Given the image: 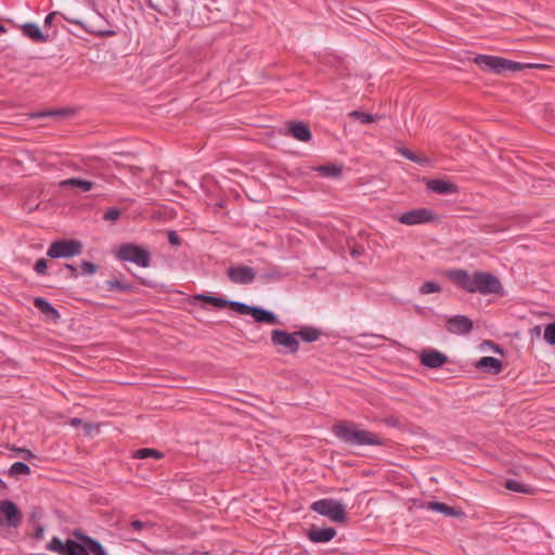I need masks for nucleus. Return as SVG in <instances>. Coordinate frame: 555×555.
<instances>
[{"mask_svg": "<svg viewBox=\"0 0 555 555\" xmlns=\"http://www.w3.org/2000/svg\"><path fill=\"white\" fill-rule=\"evenodd\" d=\"M48 263L47 260L43 258H40L36 261L34 270L37 274L43 275L47 273Z\"/></svg>", "mask_w": 555, "mask_h": 555, "instance_id": "4c0bfd02", "label": "nucleus"}, {"mask_svg": "<svg viewBox=\"0 0 555 555\" xmlns=\"http://www.w3.org/2000/svg\"><path fill=\"white\" fill-rule=\"evenodd\" d=\"M439 292H441V286L437 282H434V281H426L420 287V293L422 295H428V294L439 293Z\"/></svg>", "mask_w": 555, "mask_h": 555, "instance_id": "473e14b6", "label": "nucleus"}, {"mask_svg": "<svg viewBox=\"0 0 555 555\" xmlns=\"http://www.w3.org/2000/svg\"><path fill=\"white\" fill-rule=\"evenodd\" d=\"M438 220V216L428 208L409 210L398 217V221L405 225L426 224Z\"/></svg>", "mask_w": 555, "mask_h": 555, "instance_id": "1a4fd4ad", "label": "nucleus"}, {"mask_svg": "<svg viewBox=\"0 0 555 555\" xmlns=\"http://www.w3.org/2000/svg\"><path fill=\"white\" fill-rule=\"evenodd\" d=\"M153 528V524L150 521H142L139 519L131 520L129 527L126 529V532H140L143 530H150Z\"/></svg>", "mask_w": 555, "mask_h": 555, "instance_id": "7c9ffc66", "label": "nucleus"}, {"mask_svg": "<svg viewBox=\"0 0 555 555\" xmlns=\"http://www.w3.org/2000/svg\"><path fill=\"white\" fill-rule=\"evenodd\" d=\"M447 330L453 334H468L473 330V321L465 315H454L448 320Z\"/></svg>", "mask_w": 555, "mask_h": 555, "instance_id": "2eb2a0df", "label": "nucleus"}, {"mask_svg": "<svg viewBox=\"0 0 555 555\" xmlns=\"http://www.w3.org/2000/svg\"><path fill=\"white\" fill-rule=\"evenodd\" d=\"M0 516L4 519L5 526L15 529L21 526L23 519L21 509L10 500L0 501Z\"/></svg>", "mask_w": 555, "mask_h": 555, "instance_id": "9b49d317", "label": "nucleus"}, {"mask_svg": "<svg viewBox=\"0 0 555 555\" xmlns=\"http://www.w3.org/2000/svg\"><path fill=\"white\" fill-rule=\"evenodd\" d=\"M65 20L70 24L80 26L87 33L94 35L96 37L103 38V37H112V36L116 35V31L113 30L109 26L99 27L96 22L85 23L80 20L69 18V17H65Z\"/></svg>", "mask_w": 555, "mask_h": 555, "instance_id": "4468645a", "label": "nucleus"}, {"mask_svg": "<svg viewBox=\"0 0 555 555\" xmlns=\"http://www.w3.org/2000/svg\"><path fill=\"white\" fill-rule=\"evenodd\" d=\"M74 535L81 542H83L88 547V553L93 555H108L103 545L95 539L80 532L76 531Z\"/></svg>", "mask_w": 555, "mask_h": 555, "instance_id": "aec40b11", "label": "nucleus"}, {"mask_svg": "<svg viewBox=\"0 0 555 555\" xmlns=\"http://www.w3.org/2000/svg\"><path fill=\"white\" fill-rule=\"evenodd\" d=\"M310 508L334 522L343 524L347 519L345 506L333 499L318 500L311 504Z\"/></svg>", "mask_w": 555, "mask_h": 555, "instance_id": "20e7f679", "label": "nucleus"}, {"mask_svg": "<svg viewBox=\"0 0 555 555\" xmlns=\"http://www.w3.org/2000/svg\"><path fill=\"white\" fill-rule=\"evenodd\" d=\"M82 243L78 240H56L47 250V256L53 259L72 258L82 253Z\"/></svg>", "mask_w": 555, "mask_h": 555, "instance_id": "423d86ee", "label": "nucleus"}, {"mask_svg": "<svg viewBox=\"0 0 555 555\" xmlns=\"http://www.w3.org/2000/svg\"><path fill=\"white\" fill-rule=\"evenodd\" d=\"M105 284L107 289L111 292L118 291L121 293H130L133 289V286L130 283L118 279L107 280Z\"/></svg>", "mask_w": 555, "mask_h": 555, "instance_id": "bb28decb", "label": "nucleus"}, {"mask_svg": "<svg viewBox=\"0 0 555 555\" xmlns=\"http://www.w3.org/2000/svg\"><path fill=\"white\" fill-rule=\"evenodd\" d=\"M479 370L498 374L502 371V362L494 357H482L476 364Z\"/></svg>", "mask_w": 555, "mask_h": 555, "instance_id": "b1692460", "label": "nucleus"}, {"mask_svg": "<svg viewBox=\"0 0 555 555\" xmlns=\"http://www.w3.org/2000/svg\"><path fill=\"white\" fill-rule=\"evenodd\" d=\"M21 28L23 35L31 39L34 42H47L49 39V36L44 35L35 23H26L22 25Z\"/></svg>", "mask_w": 555, "mask_h": 555, "instance_id": "5701e85b", "label": "nucleus"}, {"mask_svg": "<svg viewBox=\"0 0 555 555\" xmlns=\"http://www.w3.org/2000/svg\"><path fill=\"white\" fill-rule=\"evenodd\" d=\"M533 331L537 333V334H540L541 332V327L538 325L533 328Z\"/></svg>", "mask_w": 555, "mask_h": 555, "instance_id": "09e8293b", "label": "nucleus"}, {"mask_svg": "<svg viewBox=\"0 0 555 555\" xmlns=\"http://www.w3.org/2000/svg\"><path fill=\"white\" fill-rule=\"evenodd\" d=\"M34 306L52 321H57L61 318L60 312L44 298L36 297Z\"/></svg>", "mask_w": 555, "mask_h": 555, "instance_id": "4be33fe9", "label": "nucleus"}, {"mask_svg": "<svg viewBox=\"0 0 555 555\" xmlns=\"http://www.w3.org/2000/svg\"><path fill=\"white\" fill-rule=\"evenodd\" d=\"M117 258L121 261L133 262L141 268H147L151 264L150 251L133 243L120 245L117 251Z\"/></svg>", "mask_w": 555, "mask_h": 555, "instance_id": "39448f33", "label": "nucleus"}, {"mask_svg": "<svg viewBox=\"0 0 555 555\" xmlns=\"http://www.w3.org/2000/svg\"><path fill=\"white\" fill-rule=\"evenodd\" d=\"M81 423H82V420L77 418V417H74L70 420V425L75 426V427L79 426Z\"/></svg>", "mask_w": 555, "mask_h": 555, "instance_id": "a18cd8bd", "label": "nucleus"}, {"mask_svg": "<svg viewBox=\"0 0 555 555\" xmlns=\"http://www.w3.org/2000/svg\"><path fill=\"white\" fill-rule=\"evenodd\" d=\"M420 361L428 369H438L448 362V357L436 349L427 348L421 351Z\"/></svg>", "mask_w": 555, "mask_h": 555, "instance_id": "ddd939ff", "label": "nucleus"}, {"mask_svg": "<svg viewBox=\"0 0 555 555\" xmlns=\"http://www.w3.org/2000/svg\"><path fill=\"white\" fill-rule=\"evenodd\" d=\"M295 333L297 335V339L300 338L306 343L317 341L322 335L320 330L311 326L301 327L299 331Z\"/></svg>", "mask_w": 555, "mask_h": 555, "instance_id": "a878e982", "label": "nucleus"}, {"mask_svg": "<svg viewBox=\"0 0 555 555\" xmlns=\"http://www.w3.org/2000/svg\"><path fill=\"white\" fill-rule=\"evenodd\" d=\"M447 275L453 284L470 294L496 295L503 289L501 281L491 272L469 273L463 269H454L448 271Z\"/></svg>", "mask_w": 555, "mask_h": 555, "instance_id": "f257e3e1", "label": "nucleus"}, {"mask_svg": "<svg viewBox=\"0 0 555 555\" xmlns=\"http://www.w3.org/2000/svg\"><path fill=\"white\" fill-rule=\"evenodd\" d=\"M233 310L240 314L251 315L258 323H264L269 325H275L280 323L279 318L274 312L258 306H249L244 302H238L233 305Z\"/></svg>", "mask_w": 555, "mask_h": 555, "instance_id": "6e6552de", "label": "nucleus"}, {"mask_svg": "<svg viewBox=\"0 0 555 555\" xmlns=\"http://www.w3.org/2000/svg\"><path fill=\"white\" fill-rule=\"evenodd\" d=\"M64 268L67 269L70 272L69 276L72 279H77L78 278V271H77V268L74 264L65 263Z\"/></svg>", "mask_w": 555, "mask_h": 555, "instance_id": "ea45409f", "label": "nucleus"}, {"mask_svg": "<svg viewBox=\"0 0 555 555\" xmlns=\"http://www.w3.org/2000/svg\"><path fill=\"white\" fill-rule=\"evenodd\" d=\"M44 528L42 526H37L35 528L34 538L36 540H41L43 538Z\"/></svg>", "mask_w": 555, "mask_h": 555, "instance_id": "a19ab883", "label": "nucleus"}, {"mask_svg": "<svg viewBox=\"0 0 555 555\" xmlns=\"http://www.w3.org/2000/svg\"><path fill=\"white\" fill-rule=\"evenodd\" d=\"M543 338L548 345L555 346V322L545 326Z\"/></svg>", "mask_w": 555, "mask_h": 555, "instance_id": "f704fd0d", "label": "nucleus"}, {"mask_svg": "<svg viewBox=\"0 0 555 555\" xmlns=\"http://www.w3.org/2000/svg\"><path fill=\"white\" fill-rule=\"evenodd\" d=\"M162 456L163 455L160 452H158L155 449H149V448L139 449L134 453V457H137V459H147V457L160 459Z\"/></svg>", "mask_w": 555, "mask_h": 555, "instance_id": "72a5a7b5", "label": "nucleus"}, {"mask_svg": "<svg viewBox=\"0 0 555 555\" xmlns=\"http://www.w3.org/2000/svg\"><path fill=\"white\" fill-rule=\"evenodd\" d=\"M60 188L64 190L77 189L78 192L85 193L91 191L95 183L81 178H69L60 182Z\"/></svg>", "mask_w": 555, "mask_h": 555, "instance_id": "f3484780", "label": "nucleus"}, {"mask_svg": "<svg viewBox=\"0 0 555 555\" xmlns=\"http://www.w3.org/2000/svg\"><path fill=\"white\" fill-rule=\"evenodd\" d=\"M424 507L428 511L441 513L449 517H459L463 515V512L461 509L454 508L441 502H427L425 503Z\"/></svg>", "mask_w": 555, "mask_h": 555, "instance_id": "412c9836", "label": "nucleus"}, {"mask_svg": "<svg viewBox=\"0 0 555 555\" xmlns=\"http://www.w3.org/2000/svg\"><path fill=\"white\" fill-rule=\"evenodd\" d=\"M157 12H160V9L156 8L155 5H152Z\"/></svg>", "mask_w": 555, "mask_h": 555, "instance_id": "864d4df0", "label": "nucleus"}, {"mask_svg": "<svg viewBox=\"0 0 555 555\" xmlns=\"http://www.w3.org/2000/svg\"><path fill=\"white\" fill-rule=\"evenodd\" d=\"M5 526V521L4 519L0 516V528Z\"/></svg>", "mask_w": 555, "mask_h": 555, "instance_id": "8fccbe9b", "label": "nucleus"}, {"mask_svg": "<svg viewBox=\"0 0 555 555\" xmlns=\"http://www.w3.org/2000/svg\"><path fill=\"white\" fill-rule=\"evenodd\" d=\"M168 241L173 246H179L181 244L180 237L175 231L168 232Z\"/></svg>", "mask_w": 555, "mask_h": 555, "instance_id": "58836bf2", "label": "nucleus"}, {"mask_svg": "<svg viewBox=\"0 0 555 555\" xmlns=\"http://www.w3.org/2000/svg\"><path fill=\"white\" fill-rule=\"evenodd\" d=\"M18 453L23 454L26 460L35 457L34 453L28 449H16Z\"/></svg>", "mask_w": 555, "mask_h": 555, "instance_id": "79ce46f5", "label": "nucleus"}, {"mask_svg": "<svg viewBox=\"0 0 555 555\" xmlns=\"http://www.w3.org/2000/svg\"><path fill=\"white\" fill-rule=\"evenodd\" d=\"M334 435L343 442L349 446H385L383 439L374 433L364 429H358L353 425L340 422L333 427Z\"/></svg>", "mask_w": 555, "mask_h": 555, "instance_id": "f03ea898", "label": "nucleus"}, {"mask_svg": "<svg viewBox=\"0 0 555 555\" xmlns=\"http://www.w3.org/2000/svg\"><path fill=\"white\" fill-rule=\"evenodd\" d=\"M287 133L301 142H308L311 139V131L302 121L289 122Z\"/></svg>", "mask_w": 555, "mask_h": 555, "instance_id": "a211bd4d", "label": "nucleus"}, {"mask_svg": "<svg viewBox=\"0 0 555 555\" xmlns=\"http://www.w3.org/2000/svg\"><path fill=\"white\" fill-rule=\"evenodd\" d=\"M426 185L429 191L437 194H455L459 191L455 184L440 179L429 180Z\"/></svg>", "mask_w": 555, "mask_h": 555, "instance_id": "6ab92c4d", "label": "nucleus"}, {"mask_svg": "<svg viewBox=\"0 0 555 555\" xmlns=\"http://www.w3.org/2000/svg\"><path fill=\"white\" fill-rule=\"evenodd\" d=\"M271 343L275 347H283L288 353H296L299 350V340L296 333H288L283 330L271 332Z\"/></svg>", "mask_w": 555, "mask_h": 555, "instance_id": "9d476101", "label": "nucleus"}, {"mask_svg": "<svg viewBox=\"0 0 555 555\" xmlns=\"http://www.w3.org/2000/svg\"><path fill=\"white\" fill-rule=\"evenodd\" d=\"M80 268L82 275H93L98 272L99 269L96 264L87 260H82Z\"/></svg>", "mask_w": 555, "mask_h": 555, "instance_id": "c9c22d12", "label": "nucleus"}, {"mask_svg": "<svg viewBox=\"0 0 555 555\" xmlns=\"http://www.w3.org/2000/svg\"><path fill=\"white\" fill-rule=\"evenodd\" d=\"M30 467L24 462H15L9 469L10 476L29 475Z\"/></svg>", "mask_w": 555, "mask_h": 555, "instance_id": "2f4dec72", "label": "nucleus"}, {"mask_svg": "<svg viewBox=\"0 0 555 555\" xmlns=\"http://www.w3.org/2000/svg\"><path fill=\"white\" fill-rule=\"evenodd\" d=\"M228 278L235 284H250L256 278V271L248 266H233L228 269Z\"/></svg>", "mask_w": 555, "mask_h": 555, "instance_id": "f8f14e48", "label": "nucleus"}, {"mask_svg": "<svg viewBox=\"0 0 555 555\" xmlns=\"http://www.w3.org/2000/svg\"><path fill=\"white\" fill-rule=\"evenodd\" d=\"M7 33V28L0 24V35Z\"/></svg>", "mask_w": 555, "mask_h": 555, "instance_id": "49530a36", "label": "nucleus"}, {"mask_svg": "<svg viewBox=\"0 0 555 555\" xmlns=\"http://www.w3.org/2000/svg\"><path fill=\"white\" fill-rule=\"evenodd\" d=\"M195 299L199 300V301H203V302H206V304H210V305H212V306H215L217 308L230 307V308L233 309V305L240 302V301H232V300H228V299H224V298L215 297V296L205 295V294L196 295Z\"/></svg>", "mask_w": 555, "mask_h": 555, "instance_id": "393cba45", "label": "nucleus"}, {"mask_svg": "<svg viewBox=\"0 0 555 555\" xmlns=\"http://www.w3.org/2000/svg\"><path fill=\"white\" fill-rule=\"evenodd\" d=\"M402 155L405 156L408 159L412 160V162H417V157L416 155L409 151V150H403L402 151Z\"/></svg>", "mask_w": 555, "mask_h": 555, "instance_id": "37998d69", "label": "nucleus"}, {"mask_svg": "<svg viewBox=\"0 0 555 555\" xmlns=\"http://www.w3.org/2000/svg\"><path fill=\"white\" fill-rule=\"evenodd\" d=\"M120 210L116 207L108 208L104 214V219L106 221L115 222L120 218Z\"/></svg>", "mask_w": 555, "mask_h": 555, "instance_id": "e433bc0d", "label": "nucleus"}, {"mask_svg": "<svg viewBox=\"0 0 555 555\" xmlns=\"http://www.w3.org/2000/svg\"><path fill=\"white\" fill-rule=\"evenodd\" d=\"M47 550L59 555H90L83 542L67 539L63 542L60 538L53 537L47 545Z\"/></svg>", "mask_w": 555, "mask_h": 555, "instance_id": "0eeeda50", "label": "nucleus"}, {"mask_svg": "<svg viewBox=\"0 0 555 555\" xmlns=\"http://www.w3.org/2000/svg\"><path fill=\"white\" fill-rule=\"evenodd\" d=\"M96 20L104 21V18L100 14L98 15Z\"/></svg>", "mask_w": 555, "mask_h": 555, "instance_id": "603ef678", "label": "nucleus"}, {"mask_svg": "<svg viewBox=\"0 0 555 555\" xmlns=\"http://www.w3.org/2000/svg\"><path fill=\"white\" fill-rule=\"evenodd\" d=\"M56 15V12L49 13L44 18V26L48 27L52 24V21L54 20Z\"/></svg>", "mask_w": 555, "mask_h": 555, "instance_id": "c03bdc74", "label": "nucleus"}, {"mask_svg": "<svg viewBox=\"0 0 555 555\" xmlns=\"http://www.w3.org/2000/svg\"><path fill=\"white\" fill-rule=\"evenodd\" d=\"M505 488L511 490V491H514V492H518V493H526V494H531L533 493V488L528 486V485H525L518 480H515V479H508L506 480L505 482Z\"/></svg>", "mask_w": 555, "mask_h": 555, "instance_id": "cd10ccee", "label": "nucleus"}, {"mask_svg": "<svg viewBox=\"0 0 555 555\" xmlns=\"http://www.w3.org/2000/svg\"><path fill=\"white\" fill-rule=\"evenodd\" d=\"M315 171H318L323 177H339L341 173V167L330 164V165H323L315 168Z\"/></svg>", "mask_w": 555, "mask_h": 555, "instance_id": "c756f323", "label": "nucleus"}, {"mask_svg": "<svg viewBox=\"0 0 555 555\" xmlns=\"http://www.w3.org/2000/svg\"><path fill=\"white\" fill-rule=\"evenodd\" d=\"M474 61L482 70L499 75L507 72H518L529 66L501 56L486 54H478Z\"/></svg>", "mask_w": 555, "mask_h": 555, "instance_id": "7ed1b4c3", "label": "nucleus"}, {"mask_svg": "<svg viewBox=\"0 0 555 555\" xmlns=\"http://www.w3.org/2000/svg\"><path fill=\"white\" fill-rule=\"evenodd\" d=\"M336 530L332 527L319 528L312 526L307 530V538L313 543H326L334 539Z\"/></svg>", "mask_w": 555, "mask_h": 555, "instance_id": "dca6fc26", "label": "nucleus"}, {"mask_svg": "<svg viewBox=\"0 0 555 555\" xmlns=\"http://www.w3.org/2000/svg\"><path fill=\"white\" fill-rule=\"evenodd\" d=\"M494 351L503 353V349L500 346H495Z\"/></svg>", "mask_w": 555, "mask_h": 555, "instance_id": "de8ad7c7", "label": "nucleus"}, {"mask_svg": "<svg viewBox=\"0 0 555 555\" xmlns=\"http://www.w3.org/2000/svg\"><path fill=\"white\" fill-rule=\"evenodd\" d=\"M128 539H129L130 541H137V540H138L135 537H132V535H130Z\"/></svg>", "mask_w": 555, "mask_h": 555, "instance_id": "3c124183", "label": "nucleus"}, {"mask_svg": "<svg viewBox=\"0 0 555 555\" xmlns=\"http://www.w3.org/2000/svg\"><path fill=\"white\" fill-rule=\"evenodd\" d=\"M349 116L356 120H359L362 124H371L378 121L382 116L377 114H367L360 111H352L349 113Z\"/></svg>", "mask_w": 555, "mask_h": 555, "instance_id": "c85d7f7f", "label": "nucleus"}]
</instances>
